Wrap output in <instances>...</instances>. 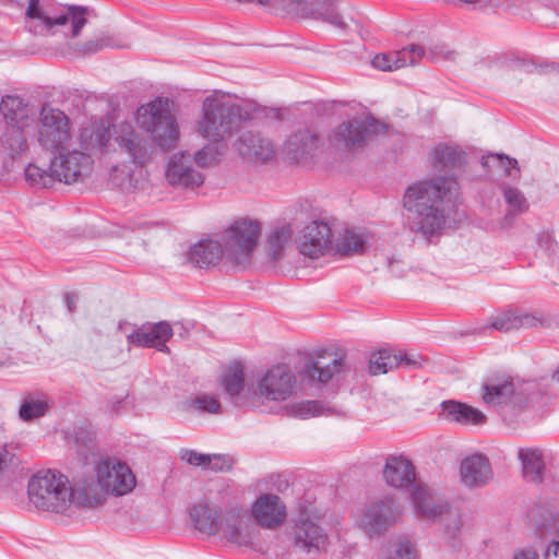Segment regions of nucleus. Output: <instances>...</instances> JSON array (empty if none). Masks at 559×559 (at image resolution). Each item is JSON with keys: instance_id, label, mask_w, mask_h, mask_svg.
<instances>
[{"instance_id": "47", "label": "nucleus", "mask_w": 559, "mask_h": 559, "mask_svg": "<svg viewBox=\"0 0 559 559\" xmlns=\"http://www.w3.org/2000/svg\"><path fill=\"white\" fill-rule=\"evenodd\" d=\"M313 14L336 27L345 28L346 26L342 16L336 11L334 3L330 0L317 3V7L313 9Z\"/></svg>"}, {"instance_id": "20", "label": "nucleus", "mask_w": 559, "mask_h": 559, "mask_svg": "<svg viewBox=\"0 0 559 559\" xmlns=\"http://www.w3.org/2000/svg\"><path fill=\"white\" fill-rule=\"evenodd\" d=\"M109 496L94 471L90 475L80 478L71 487V504L74 503L83 509L100 507L106 503Z\"/></svg>"}, {"instance_id": "52", "label": "nucleus", "mask_w": 559, "mask_h": 559, "mask_svg": "<svg viewBox=\"0 0 559 559\" xmlns=\"http://www.w3.org/2000/svg\"><path fill=\"white\" fill-rule=\"evenodd\" d=\"M544 559H559V540H552L546 548Z\"/></svg>"}, {"instance_id": "58", "label": "nucleus", "mask_w": 559, "mask_h": 559, "mask_svg": "<svg viewBox=\"0 0 559 559\" xmlns=\"http://www.w3.org/2000/svg\"><path fill=\"white\" fill-rule=\"evenodd\" d=\"M556 535L559 540V518L556 520Z\"/></svg>"}, {"instance_id": "28", "label": "nucleus", "mask_w": 559, "mask_h": 559, "mask_svg": "<svg viewBox=\"0 0 559 559\" xmlns=\"http://www.w3.org/2000/svg\"><path fill=\"white\" fill-rule=\"evenodd\" d=\"M193 527L206 535H217L222 523V511L207 501H198L189 509Z\"/></svg>"}, {"instance_id": "56", "label": "nucleus", "mask_w": 559, "mask_h": 559, "mask_svg": "<svg viewBox=\"0 0 559 559\" xmlns=\"http://www.w3.org/2000/svg\"><path fill=\"white\" fill-rule=\"evenodd\" d=\"M239 3H259L261 5L269 4L270 0H236Z\"/></svg>"}, {"instance_id": "22", "label": "nucleus", "mask_w": 559, "mask_h": 559, "mask_svg": "<svg viewBox=\"0 0 559 559\" xmlns=\"http://www.w3.org/2000/svg\"><path fill=\"white\" fill-rule=\"evenodd\" d=\"M546 323L542 312H526L519 309H507L498 312L490 320V326L501 332L519 329H531Z\"/></svg>"}, {"instance_id": "44", "label": "nucleus", "mask_w": 559, "mask_h": 559, "mask_svg": "<svg viewBox=\"0 0 559 559\" xmlns=\"http://www.w3.org/2000/svg\"><path fill=\"white\" fill-rule=\"evenodd\" d=\"M221 407L219 401L209 394H200L185 404V409L190 413L218 414Z\"/></svg>"}, {"instance_id": "40", "label": "nucleus", "mask_w": 559, "mask_h": 559, "mask_svg": "<svg viewBox=\"0 0 559 559\" xmlns=\"http://www.w3.org/2000/svg\"><path fill=\"white\" fill-rule=\"evenodd\" d=\"M222 385L231 397L242 392L245 388V370L240 362H234L224 370Z\"/></svg>"}, {"instance_id": "45", "label": "nucleus", "mask_w": 559, "mask_h": 559, "mask_svg": "<svg viewBox=\"0 0 559 559\" xmlns=\"http://www.w3.org/2000/svg\"><path fill=\"white\" fill-rule=\"evenodd\" d=\"M365 245V239L360 234H357L353 230H345L341 238L336 241L334 247L335 252L340 254H353L362 250Z\"/></svg>"}, {"instance_id": "41", "label": "nucleus", "mask_w": 559, "mask_h": 559, "mask_svg": "<svg viewBox=\"0 0 559 559\" xmlns=\"http://www.w3.org/2000/svg\"><path fill=\"white\" fill-rule=\"evenodd\" d=\"M50 406L51 404L47 396L28 395L24 399L19 414L23 420L29 421L43 417L48 412Z\"/></svg>"}, {"instance_id": "9", "label": "nucleus", "mask_w": 559, "mask_h": 559, "mask_svg": "<svg viewBox=\"0 0 559 559\" xmlns=\"http://www.w3.org/2000/svg\"><path fill=\"white\" fill-rule=\"evenodd\" d=\"M260 235L258 221L241 218L233 223L223 237L225 259L243 269L250 265Z\"/></svg>"}, {"instance_id": "23", "label": "nucleus", "mask_w": 559, "mask_h": 559, "mask_svg": "<svg viewBox=\"0 0 559 559\" xmlns=\"http://www.w3.org/2000/svg\"><path fill=\"white\" fill-rule=\"evenodd\" d=\"M385 483L394 488H406L411 491L418 485L413 463L402 455L389 456L383 467Z\"/></svg>"}, {"instance_id": "2", "label": "nucleus", "mask_w": 559, "mask_h": 559, "mask_svg": "<svg viewBox=\"0 0 559 559\" xmlns=\"http://www.w3.org/2000/svg\"><path fill=\"white\" fill-rule=\"evenodd\" d=\"M260 111L258 104L250 99H238L229 93L214 90L203 100L197 120V132L207 141L194 154V162L201 167L216 165L225 151L224 140L231 136L243 122Z\"/></svg>"}, {"instance_id": "3", "label": "nucleus", "mask_w": 559, "mask_h": 559, "mask_svg": "<svg viewBox=\"0 0 559 559\" xmlns=\"http://www.w3.org/2000/svg\"><path fill=\"white\" fill-rule=\"evenodd\" d=\"M459 189L451 176H439L408 187L403 197L405 226L427 239L437 236L445 226V201Z\"/></svg>"}, {"instance_id": "16", "label": "nucleus", "mask_w": 559, "mask_h": 559, "mask_svg": "<svg viewBox=\"0 0 559 559\" xmlns=\"http://www.w3.org/2000/svg\"><path fill=\"white\" fill-rule=\"evenodd\" d=\"M484 402L491 406L509 407L521 411L527 404V397L522 391L515 389L509 379H490L484 385Z\"/></svg>"}, {"instance_id": "1", "label": "nucleus", "mask_w": 559, "mask_h": 559, "mask_svg": "<svg viewBox=\"0 0 559 559\" xmlns=\"http://www.w3.org/2000/svg\"><path fill=\"white\" fill-rule=\"evenodd\" d=\"M135 120L152 139L129 121L111 126L112 141L123 163L143 167L153 156L154 143L163 151H171L177 146L180 129L174 114V102L169 98L156 97L140 106L135 112Z\"/></svg>"}, {"instance_id": "18", "label": "nucleus", "mask_w": 559, "mask_h": 559, "mask_svg": "<svg viewBox=\"0 0 559 559\" xmlns=\"http://www.w3.org/2000/svg\"><path fill=\"white\" fill-rule=\"evenodd\" d=\"M165 176L171 187L181 190H194L204 182L203 174L194 168L185 154H176L169 159Z\"/></svg>"}, {"instance_id": "57", "label": "nucleus", "mask_w": 559, "mask_h": 559, "mask_svg": "<svg viewBox=\"0 0 559 559\" xmlns=\"http://www.w3.org/2000/svg\"><path fill=\"white\" fill-rule=\"evenodd\" d=\"M524 67L526 68L527 72H533L535 70L538 73H542L540 67H537L535 64H524Z\"/></svg>"}, {"instance_id": "8", "label": "nucleus", "mask_w": 559, "mask_h": 559, "mask_svg": "<svg viewBox=\"0 0 559 559\" xmlns=\"http://www.w3.org/2000/svg\"><path fill=\"white\" fill-rule=\"evenodd\" d=\"M403 509L390 495L367 501L356 515L357 526L370 538L380 537L401 519Z\"/></svg>"}, {"instance_id": "5", "label": "nucleus", "mask_w": 559, "mask_h": 559, "mask_svg": "<svg viewBox=\"0 0 559 559\" xmlns=\"http://www.w3.org/2000/svg\"><path fill=\"white\" fill-rule=\"evenodd\" d=\"M25 14L31 33L40 36L62 35L70 47L87 23V8L80 5L40 4L39 0H29Z\"/></svg>"}, {"instance_id": "25", "label": "nucleus", "mask_w": 559, "mask_h": 559, "mask_svg": "<svg viewBox=\"0 0 559 559\" xmlns=\"http://www.w3.org/2000/svg\"><path fill=\"white\" fill-rule=\"evenodd\" d=\"M460 475L462 483L467 487H480L492 477L488 459L483 454H473L461 462Z\"/></svg>"}, {"instance_id": "35", "label": "nucleus", "mask_w": 559, "mask_h": 559, "mask_svg": "<svg viewBox=\"0 0 559 559\" xmlns=\"http://www.w3.org/2000/svg\"><path fill=\"white\" fill-rule=\"evenodd\" d=\"M0 110L4 118L19 130H25L29 126V109L19 96H4L0 104Z\"/></svg>"}, {"instance_id": "54", "label": "nucleus", "mask_w": 559, "mask_h": 559, "mask_svg": "<svg viewBox=\"0 0 559 559\" xmlns=\"http://www.w3.org/2000/svg\"><path fill=\"white\" fill-rule=\"evenodd\" d=\"M497 157L503 162V166L509 176H511L510 168L516 169L519 171L518 160L515 158H511L509 156L503 157L502 155H497Z\"/></svg>"}, {"instance_id": "48", "label": "nucleus", "mask_w": 559, "mask_h": 559, "mask_svg": "<svg viewBox=\"0 0 559 559\" xmlns=\"http://www.w3.org/2000/svg\"><path fill=\"white\" fill-rule=\"evenodd\" d=\"M465 521L463 516L456 512H450L445 523V534L450 539L453 540L451 546L453 548L457 547L456 539L459 538L462 527L464 526Z\"/></svg>"}, {"instance_id": "4", "label": "nucleus", "mask_w": 559, "mask_h": 559, "mask_svg": "<svg viewBox=\"0 0 559 559\" xmlns=\"http://www.w3.org/2000/svg\"><path fill=\"white\" fill-rule=\"evenodd\" d=\"M285 535L292 551L302 559H321L328 555L332 544L324 512L310 504L297 509Z\"/></svg>"}, {"instance_id": "46", "label": "nucleus", "mask_w": 559, "mask_h": 559, "mask_svg": "<svg viewBox=\"0 0 559 559\" xmlns=\"http://www.w3.org/2000/svg\"><path fill=\"white\" fill-rule=\"evenodd\" d=\"M105 47H126V45L116 43L110 35L100 34L85 43L76 44L74 49L82 55H91L102 50Z\"/></svg>"}, {"instance_id": "24", "label": "nucleus", "mask_w": 559, "mask_h": 559, "mask_svg": "<svg viewBox=\"0 0 559 559\" xmlns=\"http://www.w3.org/2000/svg\"><path fill=\"white\" fill-rule=\"evenodd\" d=\"M425 56L424 48L411 45L401 50L378 53L371 60L373 68L380 71H396L406 66H415Z\"/></svg>"}, {"instance_id": "6", "label": "nucleus", "mask_w": 559, "mask_h": 559, "mask_svg": "<svg viewBox=\"0 0 559 559\" xmlns=\"http://www.w3.org/2000/svg\"><path fill=\"white\" fill-rule=\"evenodd\" d=\"M28 500L41 511L63 513L71 507V486L67 476L39 472L28 481Z\"/></svg>"}, {"instance_id": "13", "label": "nucleus", "mask_w": 559, "mask_h": 559, "mask_svg": "<svg viewBox=\"0 0 559 559\" xmlns=\"http://www.w3.org/2000/svg\"><path fill=\"white\" fill-rule=\"evenodd\" d=\"M67 148L52 153L51 171L57 180L64 183H73L87 177L93 169L94 160L90 153L82 150Z\"/></svg>"}, {"instance_id": "19", "label": "nucleus", "mask_w": 559, "mask_h": 559, "mask_svg": "<svg viewBox=\"0 0 559 559\" xmlns=\"http://www.w3.org/2000/svg\"><path fill=\"white\" fill-rule=\"evenodd\" d=\"M173 334V328L166 321L146 323L128 335V343L132 346L156 348L159 352L169 354L170 350L166 343L171 338Z\"/></svg>"}, {"instance_id": "34", "label": "nucleus", "mask_w": 559, "mask_h": 559, "mask_svg": "<svg viewBox=\"0 0 559 559\" xmlns=\"http://www.w3.org/2000/svg\"><path fill=\"white\" fill-rule=\"evenodd\" d=\"M522 473L527 481L540 483L545 471L543 452L538 448H521L518 453Z\"/></svg>"}, {"instance_id": "12", "label": "nucleus", "mask_w": 559, "mask_h": 559, "mask_svg": "<svg viewBox=\"0 0 559 559\" xmlns=\"http://www.w3.org/2000/svg\"><path fill=\"white\" fill-rule=\"evenodd\" d=\"M388 126L367 117L344 121L332 133V141L337 146L354 150L365 145L372 136L385 133Z\"/></svg>"}, {"instance_id": "17", "label": "nucleus", "mask_w": 559, "mask_h": 559, "mask_svg": "<svg viewBox=\"0 0 559 559\" xmlns=\"http://www.w3.org/2000/svg\"><path fill=\"white\" fill-rule=\"evenodd\" d=\"M287 509L282 499L274 493H263L251 506V519L262 528L275 530L286 520Z\"/></svg>"}, {"instance_id": "11", "label": "nucleus", "mask_w": 559, "mask_h": 559, "mask_svg": "<svg viewBox=\"0 0 559 559\" xmlns=\"http://www.w3.org/2000/svg\"><path fill=\"white\" fill-rule=\"evenodd\" d=\"M258 534L259 530L243 506L235 504L222 511V523L217 535L228 543L251 546Z\"/></svg>"}, {"instance_id": "55", "label": "nucleus", "mask_w": 559, "mask_h": 559, "mask_svg": "<svg viewBox=\"0 0 559 559\" xmlns=\"http://www.w3.org/2000/svg\"><path fill=\"white\" fill-rule=\"evenodd\" d=\"M76 299L78 296L75 293H66L64 295V302L69 309L70 312H74L76 308Z\"/></svg>"}, {"instance_id": "50", "label": "nucleus", "mask_w": 559, "mask_h": 559, "mask_svg": "<svg viewBox=\"0 0 559 559\" xmlns=\"http://www.w3.org/2000/svg\"><path fill=\"white\" fill-rule=\"evenodd\" d=\"M206 466L214 472H225L231 469L233 460L226 455H210V462Z\"/></svg>"}, {"instance_id": "15", "label": "nucleus", "mask_w": 559, "mask_h": 559, "mask_svg": "<svg viewBox=\"0 0 559 559\" xmlns=\"http://www.w3.org/2000/svg\"><path fill=\"white\" fill-rule=\"evenodd\" d=\"M300 254L309 259H319L334 251L333 234L325 222L313 221L299 234L296 240Z\"/></svg>"}, {"instance_id": "51", "label": "nucleus", "mask_w": 559, "mask_h": 559, "mask_svg": "<svg viewBox=\"0 0 559 559\" xmlns=\"http://www.w3.org/2000/svg\"><path fill=\"white\" fill-rule=\"evenodd\" d=\"M513 559H539V556L532 547H525L515 551Z\"/></svg>"}, {"instance_id": "37", "label": "nucleus", "mask_w": 559, "mask_h": 559, "mask_svg": "<svg viewBox=\"0 0 559 559\" xmlns=\"http://www.w3.org/2000/svg\"><path fill=\"white\" fill-rule=\"evenodd\" d=\"M319 138L310 130L293 134L286 142V151L296 162L307 158L317 147Z\"/></svg>"}, {"instance_id": "36", "label": "nucleus", "mask_w": 559, "mask_h": 559, "mask_svg": "<svg viewBox=\"0 0 559 559\" xmlns=\"http://www.w3.org/2000/svg\"><path fill=\"white\" fill-rule=\"evenodd\" d=\"M293 238V229L288 225L273 228L264 245V251L270 261H280Z\"/></svg>"}, {"instance_id": "31", "label": "nucleus", "mask_w": 559, "mask_h": 559, "mask_svg": "<svg viewBox=\"0 0 559 559\" xmlns=\"http://www.w3.org/2000/svg\"><path fill=\"white\" fill-rule=\"evenodd\" d=\"M442 415L449 421L461 425H483L486 423V416L479 409L465 403L456 401H444L441 403Z\"/></svg>"}, {"instance_id": "21", "label": "nucleus", "mask_w": 559, "mask_h": 559, "mask_svg": "<svg viewBox=\"0 0 559 559\" xmlns=\"http://www.w3.org/2000/svg\"><path fill=\"white\" fill-rule=\"evenodd\" d=\"M423 358L419 355L404 352H394L391 349H380L373 353L369 359V371L373 376L386 373L399 367L420 368Z\"/></svg>"}, {"instance_id": "33", "label": "nucleus", "mask_w": 559, "mask_h": 559, "mask_svg": "<svg viewBox=\"0 0 559 559\" xmlns=\"http://www.w3.org/2000/svg\"><path fill=\"white\" fill-rule=\"evenodd\" d=\"M225 257L224 246L218 241L204 240L191 247L189 261L194 266L207 269L216 265Z\"/></svg>"}, {"instance_id": "59", "label": "nucleus", "mask_w": 559, "mask_h": 559, "mask_svg": "<svg viewBox=\"0 0 559 559\" xmlns=\"http://www.w3.org/2000/svg\"><path fill=\"white\" fill-rule=\"evenodd\" d=\"M554 378L559 382V369L554 373Z\"/></svg>"}, {"instance_id": "32", "label": "nucleus", "mask_w": 559, "mask_h": 559, "mask_svg": "<svg viewBox=\"0 0 559 559\" xmlns=\"http://www.w3.org/2000/svg\"><path fill=\"white\" fill-rule=\"evenodd\" d=\"M466 164V154L449 145H438L432 150V166L439 173L462 170Z\"/></svg>"}, {"instance_id": "14", "label": "nucleus", "mask_w": 559, "mask_h": 559, "mask_svg": "<svg viewBox=\"0 0 559 559\" xmlns=\"http://www.w3.org/2000/svg\"><path fill=\"white\" fill-rule=\"evenodd\" d=\"M296 377L287 365L270 368L257 384V394L272 402H283L295 393Z\"/></svg>"}, {"instance_id": "38", "label": "nucleus", "mask_w": 559, "mask_h": 559, "mask_svg": "<svg viewBox=\"0 0 559 559\" xmlns=\"http://www.w3.org/2000/svg\"><path fill=\"white\" fill-rule=\"evenodd\" d=\"M378 559H418V552L409 538L397 537L381 546Z\"/></svg>"}, {"instance_id": "60", "label": "nucleus", "mask_w": 559, "mask_h": 559, "mask_svg": "<svg viewBox=\"0 0 559 559\" xmlns=\"http://www.w3.org/2000/svg\"><path fill=\"white\" fill-rule=\"evenodd\" d=\"M294 3H300L302 0H290Z\"/></svg>"}, {"instance_id": "42", "label": "nucleus", "mask_w": 559, "mask_h": 559, "mask_svg": "<svg viewBox=\"0 0 559 559\" xmlns=\"http://www.w3.org/2000/svg\"><path fill=\"white\" fill-rule=\"evenodd\" d=\"M290 415L307 419L313 416H323L331 413V408L319 401H301L287 407Z\"/></svg>"}, {"instance_id": "39", "label": "nucleus", "mask_w": 559, "mask_h": 559, "mask_svg": "<svg viewBox=\"0 0 559 559\" xmlns=\"http://www.w3.org/2000/svg\"><path fill=\"white\" fill-rule=\"evenodd\" d=\"M503 195L506 202L510 206V211L502 219L501 225L502 227H510L512 225L513 217L526 212L530 204L522 191L518 188L506 186L503 188Z\"/></svg>"}, {"instance_id": "53", "label": "nucleus", "mask_w": 559, "mask_h": 559, "mask_svg": "<svg viewBox=\"0 0 559 559\" xmlns=\"http://www.w3.org/2000/svg\"><path fill=\"white\" fill-rule=\"evenodd\" d=\"M14 455L10 453L5 448H0V472L4 471L10 464H12Z\"/></svg>"}, {"instance_id": "49", "label": "nucleus", "mask_w": 559, "mask_h": 559, "mask_svg": "<svg viewBox=\"0 0 559 559\" xmlns=\"http://www.w3.org/2000/svg\"><path fill=\"white\" fill-rule=\"evenodd\" d=\"M180 457L193 466H206V463L210 462V455L188 449L181 450Z\"/></svg>"}, {"instance_id": "26", "label": "nucleus", "mask_w": 559, "mask_h": 559, "mask_svg": "<svg viewBox=\"0 0 559 559\" xmlns=\"http://www.w3.org/2000/svg\"><path fill=\"white\" fill-rule=\"evenodd\" d=\"M415 512L427 519H437L448 511L449 506L426 485L418 484L412 491Z\"/></svg>"}, {"instance_id": "30", "label": "nucleus", "mask_w": 559, "mask_h": 559, "mask_svg": "<svg viewBox=\"0 0 559 559\" xmlns=\"http://www.w3.org/2000/svg\"><path fill=\"white\" fill-rule=\"evenodd\" d=\"M80 147L88 153L91 151H102L112 140L111 127L104 120L93 121L80 129Z\"/></svg>"}, {"instance_id": "10", "label": "nucleus", "mask_w": 559, "mask_h": 559, "mask_svg": "<svg viewBox=\"0 0 559 559\" xmlns=\"http://www.w3.org/2000/svg\"><path fill=\"white\" fill-rule=\"evenodd\" d=\"M93 469L111 497L129 495L136 487L133 471L117 457H102L94 463Z\"/></svg>"}, {"instance_id": "43", "label": "nucleus", "mask_w": 559, "mask_h": 559, "mask_svg": "<svg viewBox=\"0 0 559 559\" xmlns=\"http://www.w3.org/2000/svg\"><path fill=\"white\" fill-rule=\"evenodd\" d=\"M25 179L33 187L48 188L53 185L57 178L53 171H51V165L49 166V170H47L36 164H29L25 168Z\"/></svg>"}, {"instance_id": "27", "label": "nucleus", "mask_w": 559, "mask_h": 559, "mask_svg": "<svg viewBox=\"0 0 559 559\" xmlns=\"http://www.w3.org/2000/svg\"><path fill=\"white\" fill-rule=\"evenodd\" d=\"M237 151L249 162L265 163L275 155L274 145L260 134L247 132L240 135L237 142Z\"/></svg>"}, {"instance_id": "7", "label": "nucleus", "mask_w": 559, "mask_h": 559, "mask_svg": "<svg viewBox=\"0 0 559 559\" xmlns=\"http://www.w3.org/2000/svg\"><path fill=\"white\" fill-rule=\"evenodd\" d=\"M36 140L43 150L50 153L67 148L74 140L70 117L59 108L43 106L37 118Z\"/></svg>"}, {"instance_id": "29", "label": "nucleus", "mask_w": 559, "mask_h": 559, "mask_svg": "<svg viewBox=\"0 0 559 559\" xmlns=\"http://www.w3.org/2000/svg\"><path fill=\"white\" fill-rule=\"evenodd\" d=\"M324 357L320 359H308L300 370V376L318 383H328L335 374H338L345 369L344 357H333L330 362H324Z\"/></svg>"}]
</instances>
